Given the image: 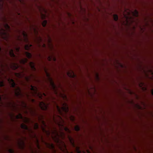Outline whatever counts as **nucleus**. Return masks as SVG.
I'll return each mask as SVG.
<instances>
[{"label": "nucleus", "mask_w": 153, "mask_h": 153, "mask_svg": "<svg viewBox=\"0 0 153 153\" xmlns=\"http://www.w3.org/2000/svg\"><path fill=\"white\" fill-rule=\"evenodd\" d=\"M6 26L7 28L8 29H10V27L7 24H6Z\"/></svg>", "instance_id": "33"}, {"label": "nucleus", "mask_w": 153, "mask_h": 153, "mask_svg": "<svg viewBox=\"0 0 153 153\" xmlns=\"http://www.w3.org/2000/svg\"><path fill=\"white\" fill-rule=\"evenodd\" d=\"M30 110L31 111V112L32 113V114H34V115H37L38 116V117H40V118L41 119H42L43 117H42V116H41V117H42V118H41V117H40V116H39L38 115V114H37L36 112H35V110H34V111H33V110H32L31 109V108H29Z\"/></svg>", "instance_id": "18"}, {"label": "nucleus", "mask_w": 153, "mask_h": 153, "mask_svg": "<svg viewBox=\"0 0 153 153\" xmlns=\"http://www.w3.org/2000/svg\"><path fill=\"white\" fill-rule=\"evenodd\" d=\"M49 104L45 102H40L39 106L42 110L47 111L49 108Z\"/></svg>", "instance_id": "8"}, {"label": "nucleus", "mask_w": 153, "mask_h": 153, "mask_svg": "<svg viewBox=\"0 0 153 153\" xmlns=\"http://www.w3.org/2000/svg\"><path fill=\"white\" fill-rule=\"evenodd\" d=\"M15 48H16V50L18 52H19V50H20V48L19 47H15Z\"/></svg>", "instance_id": "31"}, {"label": "nucleus", "mask_w": 153, "mask_h": 153, "mask_svg": "<svg viewBox=\"0 0 153 153\" xmlns=\"http://www.w3.org/2000/svg\"><path fill=\"white\" fill-rule=\"evenodd\" d=\"M32 46V45L29 44L26 45L25 46V49L26 50H30L31 47Z\"/></svg>", "instance_id": "16"}, {"label": "nucleus", "mask_w": 153, "mask_h": 153, "mask_svg": "<svg viewBox=\"0 0 153 153\" xmlns=\"http://www.w3.org/2000/svg\"><path fill=\"white\" fill-rule=\"evenodd\" d=\"M53 59H54V61H55L56 60V59L55 58H54Z\"/></svg>", "instance_id": "43"}, {"label": "nucleus", "mask_w": 153, "mask_h": 153, "mask_svg": "<svg viewBox=\"0 0 153 153\" xmlns=\"http://www.w3.org/2000/svg\"><path fill=\"white\" fill-rule=\"evenodd\" d=\"M21 128L25 130H27L29 132L32 133L33 131L31 128H28L27 126L24 124H22L21 125Z\"/></svg>", "instance_id": "10"}, {"label": "nucleus", "mask_w": 153, "mask_h": 153, "mask_svg": "<svg viewBox=\"0 0 153 153\" xmlns=\"http://www.w3.org/2000/svg\"><path fill=\"white\" fill-rule=\"evenodd\" d=\"M34 30L35 31H36V29H34Z\"/></svg>", "instance_id": "46"}, {"label": "nucleus", "mask_w": 153, "mask_h": 153, "mask_svg": "<svg viewBox=\"0 0 153 153\" xmlns=\"http://www.w3.org/2000/svg\"><path fill=\"white\" fill-rule=\"evenodd\" d=\"M19 33H20V31H19Z\"/></svg>", "instance_id": "48"}, {"label": "nucleus", "mask_w": 153, "mask_h": 153, "mask_svg": "<svg viewBox=\"0 0 153 153\" xmlns=\"http://www.w3.org/2000/svg\"><path fill=\"white\" fill-rule=\"evenodd\" d=\"M58 125L60 127L61 126L68 133H70L71 132L70 130L68 128L64 126L63 124H61L59 123Z\"/></svg>", "instance_id": "15"}, {"label": "nucleus", "mask_w": 153, "mask_h": 153, "mask_svg": "<svg viewBox=\"0 0 153 153\" xmlns=\"http://www.w3.org/2000/svg\"><path fill=\"white\" fill-rule=\"evenodd\" d=\"M53 121H54L55 122H55V119L54 116V115H53Z\"/></svg>", "instance_id": "34"}, {"label": "nucleus", "mask_w": 153, "mask_h": 153, "mask_svg": "<svg viewBox=\"0 0 153 153\" xmlns=\"http://www.w3.org/2000/svg\"><path fill=\"white\" fill-rule=\"evenodd\" d=\"M9 54L10 56L13 58H16V56L14 54L13 52V50L12 49H10L9 50Z\"/></svg>", "instance_id": "14"}, {"label": "nucleus", "mask_w": 153, "mask_h": 153, "mask_svg": "<svg viewBox=\"0 0 153 153\" xmlns=\"http://www.w3.org/2000/svg\"><path fill=\"white\" fill-rule=\"evenodd\" d=\"M75 130L76 131H79L80 130V127L79 126H76L74 128Z\"/></svg>", "instance_id": "22"}, {"label": "nucleus", "mask_w": 153, "mask_h": 153, "mask_svg": "<svg viewBox=\"0 0 153 153\" xmlns=\"http://www.w3.org/2000/svg\"><path fill=\"white\" fill-rule=\"evenodd\" d=\"M43 95L44 96H46V94H45V93H43Z\"/></svg>", "instance_id": "38"}, {"label": "nucleus", "mask_w": 153, "mask_h": 153, "mask_svg": "<svg viewBox=\"0 0 153 153\" xmlns=\"http://www.w3.org/2000/svg\"><path fill=\"white\" fill-rule=\"evenodd\" d=\"M5 65L6 66V67L7 68H9L8 67V65L7 64H5Z\"/></svg>", "instance_id": "37"}, {"label": "nucleus", "mask_w": 153, "mask_h": 153, "mask_svg": "<svg viewBox=\"0 0 153 153\" xmlns=\"http://www.w3.org/2000/svg\"><path fill=\"white\" fill-rule=\"evenodd\" d=\"M59 146V147L60 149H61V147H60V146Z\"/></svg>", "instance_id": "42"}, {"label": "nucleus", "mask_w": 153, "mask_h": 153, "mask_svg": "<svg viewBox=\"0 0 153 153\" xmlns=\"http://www.w3.org/2000/svg\"><path fill=\"white\" fill-rule=\"evenodd\" d=\"M1 66L2 68H3V67L4 65H3L1 64Z\"/></svg>", "instance_id": "39"}, {"label": "nucleus", "mask_w": 153, "mask_h": 153, "mask_svg": "<svg viewBox=\"0 0 153 153\" xmlns=\"http://www.w3.org/2000/svg\"><path fill=\"white\" fill-rule=\"evenodd\" d=\"M1 30H4H4L3 29H1Z\"/></svg>", "instance_id": "45"}, {"label": "nucleus", "mask_w": 153, "mask_h": 153, "mask_svg": "<svg viewBox=\"0 0 153 153\" xmlns=\"http://www.w3.org/2000/svg\"><path fill=\"white\" fill-rule=\"evenodd\" d=\"M1 95H0V100L1 101Z\"/></svg>", "instance_id": "40"}, {"label": "nucleus", "mask_w": 153, "mask_h": 153, "mask_svg": "<svg viewBox=\"0 0 153 153\" xmlns=\"http://www.w3.org/2000/svg\"><path fill=\"white\" fill-rule=\"evenodd\" d=\"M19 33H20V31H19Z\"/></svg>", "instance_id": "49"}, {"label": "nucleus", "mask_w": 153, "mask_h": 153, "mask_svg": "<svg viewBox=\"0 0 153 153\" xmlns=\"http://www.w3.org/2000/svg\"><path fill=\"white\" fill-rule=\"evenodd\" d=\"M39 120H41L42 122V123L44 125V126H46V125L45 124V121L43 120L42 119H41L39 117Z\"/></svg>", "instance_id": "26"}, {"label": "nucleus", "mask_w": 153, "mask_h": 153, "mask_svg": "<svg viewBox=\"0 0 153 153\" xmlns=\"http://www.w3.org/2000/svg\"><path fill=\"white\" fill-rule=\"evenodd\" d=\"M113 18H114V20L115 21H118V16L117 15L115 14H114L113 15Z\"/></svg>", "instance_id": "21"}, {"label": "nucleus", "mask_w": 153, "mask_h": 153, "mask_svg": "<svg viewBox=\"0 0 153 153\" xmlns=\"http://www.w3.org/2000/svg\"><path fill=\"white\" fill-rule=\"evenodd\" d=\"M22 103L23 105V107L25 108H29L27 107V104L23 101H22Z\"/></svg>", "instance_id": "23"}, {"label": "nucleus", "mask_w": 153, "mask_h": 153, "mask_svg": "<svg viewBox=\"0 0 153 153\" xmlns=\"http://www.w3.org/2000/svg\"><path fill=\"white\" fill-rule=\"evenodd\" d=\"M14 90L15 95L18 98H21L23 97L25 95L28 98L29 97V95L27 92L22 93L20 88L19 86L14 88Z\"/></svg>", "instance_id": "3"}, {"label": "nucleus", "mask_w": 153, "mask_h": 153, "mask_svg": "<svg viewBox=\"0 0 153 153\" xmlns=\"http://www.w3.org/2000/svg\"><path fill=\"white\" fill-rule=\"evenodd\" d=\"M43 130L46 134V135L48 137L50 136L51 137L53 140L57 145H60L61 143H62L64 145L65 149H66V146L65 143L61 141L59 137H61L62 138H65V134L62 131H60V134H59L58 131L56 130L55 128H53V129H51V131L50 130H47L44 128H42Z\"/></svg>", "instance_id": "1"}, {"label": "nucleus", "mask_w": 153, "mask_h": 153, "mask_svg": "<svg viewBox=\"0 0 153 153\" xmlns=\"http://www.w3.org/2000/svg\"><path fill=\"white\" fill-rule=\"evenodd\" d=\"M46 73L47 74V76L48 77L50 85L51 88L55 91V92H56V85L55 84L52 79L50 77L49 74L47 73Z\"/></svg>", "instance_id": "7"}, {"label": "nucleus", "mask_w": 153, "mask_h": 153, "mask_svg": "<svg viewBox=\"0 0 153 153\" xmlns=\"http://www.w3.org/2000/svg\"><path fill=\"white\" fill-rule=\"evenodd\" d=\"M44 46H45V45H44Z\"/></svg>", "instance_id": "47"}, {"label": "nucleus", "mask_w": 153, "mask_h": 153, "mask_svg": "<svg viewBox=\"0 0 153 153\" xmlns=\"http://www.w3.org/2000/svg\"><path fill=\"white\" fill-rule=\"evenodd\" d=\"M33 101H34V100H33Z\"/></svg>", "instance_id": "50"}, {"label": "nucleus", "mask_w": 153, "mask_h": 153, "mask_svg": "<svg viewBox=\"0 0 153 153\" xmlns=\"http://www.w3.org/2000/svg\"><path fill=\"white\" fill-rule=\"evenodd\" d=\"M76 150L77 153H81V152L79 150V147H77L76 148Z\"/></svg>", "instance_id": "27"}, {"label": "nucleus", "mask_w": 153, "mask_h": 153, "mask_svg": "<svg viewBox=\"0 0 153 153\" xmlns=\"http://www.w3.org/2000/svg\"><path fill=\"white\" fill-rule=\"evenodd\" d=\"M4 86V84L3 81H0V87H3Z\"/></svg>", "instance_id": "28"}, {"label": "nucleus", "mask_w": 153, "mask_h": 153, "mask_svg": "<svg viewBox=\"0 0 153 153\" xmlns=\"http://www.w3.org/2000/svg\"><path fill=\"white\" fill-rule=\"evenodd\" d=\"M45 143L47 148L52 150L53 151H55V147L53 144L52 143H48L46 142H45Z\"/></svg>", "instance_id": "9"}, {"label": "nucleus", "mask_w": 153, "mask_h": 153, "mask_svg": "<svg viewBox=\"0 0 153 153\" xmlns=\"http://www.w3.org/2000/svg\"><path fill=\"white\" fill-rule=\"evenodd\" d=\"M135 12L136 13V16H137L138 15V12L136 10L135 11Z\"/></svg>", "instance_id": "32"}, {"label": "nucleus", "mask_w": 153, "mask_h": 153, "mask_svg": "<svg viewBox=\"0 0 153 153\" xmlns=\"http://www.w3.org/2000/svg\"><path fill=\"white\" fill-rule=\"evenodd\" d=\"M34 128L36 130L39 128V125L37 123H35L34 124Z\"/></svg>", "instance_id": "20"}, {"label": "nucleus", "mask_w": 153, "mask_h": 153, "mask_svg": "<svg viewBox=\"0 0 153 153\" xmlns=\"http://www.w3.org/2000/svg\"><path fill=\"white\" fill-rule=\"evenodd\" d=\"M30 90L33 91V93L37 95L40 98L42 99V96L41 94L39 92H38L37 88L31 85H30Z\"/></svg>", "instance_id": "6"}, {"label": "nucleus", "mask_w": 153, "mask_h": 153, "mask_svg": "<svg viewBox=\"0 0 153 153\" xmlns=\"http://www.w3.org/2000/svg\"><path fill=\"white\" fill-rule=\"evenodd\" d=\"M68 137L71 143L74 146H75V145L74 143V142H73V139L72 138V137H71L70 136H68Z\"/></svg>", "instance_id": "19"}, {"label": "nucleus", "mask_w": 153, "mask_h": 153, "mask_svg": "<svg viewBox=\"0 0 153 153\" xmlns=\"http://www.w3.org/2000/svg\"><path fill=\"white\" fill-rule=\"evenodd\" d=\"M45 153H47L45 152Z\"/></svg>", "instance_id": "51"}, {"label": "nucleus", "mask_w": 153, "mask_h": 153, "mask_svg": "<svg viewBox=\"0 0 153 153\" xmlns=\"http://www.w3.org/2000/svg\"><path fill=\"white\" fill-rule=\"evenodd\" d=\"M28 64L32 71H36V69L35 67V63L33 62L29 61Z\"/></svg>", "instance_id": "11"}, {"label": "nucleus", "mask_w": 153, "mask_h": 153, "mask_svg": "<svg viewBox=\"0 0 153 153\" xmlns=\"http://www.w3.org/2000/svg\"><path fill=\"white\" fill-rule=\"evenodd\" d=\"M8 81L10 84L11 87L13 88H15L16 84L13 79L9 78L8 79Z\"/></svg>", "instance_id": "12"}, {"label": "nucleus", "mask_w": 153, "mask_h": 153, "mask_svg": "<svg viewBox=\"0 0 153 153\" xmlns=\"http://www.w3.org/2000/svg\"><path fill=\"white\" fill-rule=\"evenodd\" d=\"M1 47H0V51H1Z\"/></svg>", "instance_id": "44"}, {"label": "nucleus", "mask_w": 153, "mask_h": 153, "mask_svg": "<svg viewBox=\"0 0 153 153\" xmlns=\"http://www.w3.org/2000/svg\"><path fill=\"white\" fill-rule=\"evenodd\" d=\"M151 92L153 96V89L152 90Z\"/></svg>", "instance_id": "35"}, {"label": "nucleus", "mask_w": 153, "mask_h": 153, "mask_svg": "<svg viewBox=\"0 0 153 153\" xmlns=\"http://www.w3.org/2000/svg\"><path fill=\"white\" fill-rule=\"evenodd\" d=\"M3 33L4 34H6V33L5 32H4Z\"/></svg>", "instance_id": "41"}, {"label": "nucleus", "mask_w": 153, "mask_h": 153, "mask_svg": "<svg viewBox=\"0 0 153 153\" xmlns=\"http://www.w3.org/2000/svg\"><path fill=\"white\" fill-rule=\"evenodd\" d=\"M48 59H49V60L50 61H51V58L50 57H48Z\"/></svg>", "instance_id": "36"}, {"label": "nucleus", "mask_w": 153, "mask_h": 153, "mask_svg": "<svg viewBox=\"0 0 153 153\" xmlns=\"http://www.w3.org/2000/svg\"><path fill=\"white\" fill-rule=\"evenodd\" d=\"M25 54L26 56L28 59H30L32 57L31 54L27 51H25Z\"/></svg>", "instance_id": "17"}, {"label": "nucleus", "mask_w": 153, "mask_h": 153, "mask_svg": "<svg viewBox=\"0 0 153 153\" xmlns=\"http://www.w3.org/2000/svg\"><path fill=\"white\" fill-rule=\"evenodd\" d=\"M9 151L10 152V153H14V151L13 149H10L9 150Z\"/></svg>", "instance_id": "30"}, {"label": "nucleus", "mask_w": 153, "mask_h": 153, "mask_svg": "<svg viewBox=\"0 0 153 153\" xmlns=\"http://www.w3.org/2000/svg\"><path fill=\"white\" fill-rule=\"evenodd\" d=\"M28 62V59L26 58H23L19 60V62L20 64L22 65H25Z\"/></svg>", "instance_id": "13"}, {"label": "nucleus", "mask_w": 153, "mask_h": 153, "mask_svg": "<svg viewBox=\"0 0 153 153\" xmlns=\"http://www.w3.org/2000/svg\"><path fill=\"white\" fill-rule=\"evenodd\" d=\"M10 66L13 70H16L18 68H20L22 71L20 73H15L16 76L18 78H24L27 82H29L30 81L31 77L32 75H31L30 76H27L24 73L25 71L26 72H28V70L27 68L25 67L18 63L14 62L10 64Z\"/></svg>", "instance_id": "2"}, {"label": "nucleus", "mask_w": 153, "mask_h": 153, "mask_svg": "<svg viewBox=\"0 0 153 153\" xmlns=\"http://www.w3.org/2000/svg\"><path fill=\"white\" fill-rule=\"evenodd\" d=\"M63 104L64 106L62 107L61 109L57 104L56 105L58 112L61 114L62 113V110L65 113H68L69 111L68 107L67 104L66 103H64Z\"/></svg>", "instance_id": "4"}, {"label": "nucleus", "mask_w": 153, "mask_h": 153, "mask_svg": "<svg viewBox=\"0 0 153 153\" xmlns=\"http://www.w3.org/2000/svg\"><path fill=\"white\" fill-rule=\"evenodd\" d=\"M21 33L23 36L24 39H22L20 38L19 36H17V39L20 41H23V40L26 43H28L29 40L27 33L24 30H22Z\"/></svg>", "instance_id": "5"}, {"label": "nucleus", "mask_w": 153, "mask_h": 153, "mask_svg": "<svg viewBox=\"0 0 153 153\" xmlns=\"http://www.w3.org/2000/svg\"><path fill=\"white\" fill-rule=\"evenodd\" d=\"M47 23V21L46 20H44L42 23V25L43 27H45Z\"/></svg>", "instance_id": "25"}, {"label": "nucleus", "mask_w": 153, "mask_h": 153, "mask_svg": "<svg viewBox=\"0 0 153 153\" xmlns=\"http://www.w3.org/2000/svg\"><path fill=\"white\" fill-rule=\"evenodd\" d=\"M26 121L28 123H29L30 121V120L28 118H26ZM31 122L32 123H33V121H31Z\"/></svg>", "instance_id": "29"}, {"label": "nucleus", "mask_w": 153, "mask_h": 153, "mask_svg": "<svg viewBox=\"0 0 153 153\" xmlns=\"http://www.w3.org/2000/svg\"><path fill=\"white\" fill-rule=\"evenodd\" d=\"M22 116L20 113L18 115L16 116V118L17 119H22Z\"/></svg>", "instance_id": "24"}]
</instances>
